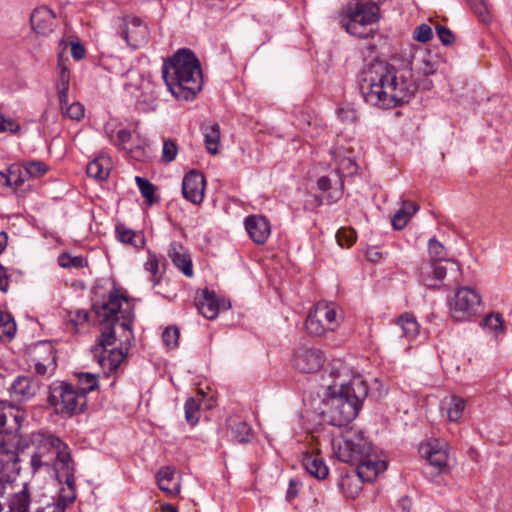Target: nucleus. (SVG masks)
<instances>
[{
  "label": "nucleus",
  "instance_id": "f257e3e1",
  "mask_svg": "<svg viewBox=\"0 0 512 512\" xmlns=\"http://www.w3.org/2000/svg\"><path fill=\"white\" fill-rule=\"evenodd\" d=\"M417 84L408 60L392 58L389 62L375 61L364 71L361 92L372 106L391 109L408 103Z\"/></svg>",
  "mask_w": 512,
  "mask_h": 512
},
{
  "label": "nucleus",
  "instance_id": "f03ea898",
  "mask_svg": "<svg viewBox=\"0 0 512 512\" xmlns=\"http://www.w3.org/2000/svg\"><path fill=\"white\" fill-rule=\"evenodd\" d=\"M330 376L333 378L328 385V398L323 416L332 426H344L353 421L368 395V386L360 375L350 378V369L340 360L330 364Z\"/></svg>",
  "mask_w": 512,
  "mask_h": 512
},
{
  "label": "nucleus",
  "instance_id": "7ed1b4c3",
  "mask_svg": "<svg viewBox=\"0 0 512 512\" xmlns=\"http://www.w3.org/2000/svg\"><path fill=\"white\" fill-rule=\"evenodd\" d=\"M31 444L34 447L30 460L32 473H54L60 483H65L73 490L75 467L68 445L58 436L44 432L33 433Z\"/></svg>",
  "mask_w": 512,
  "mask_h": 512
},
{
  "label": "nucleus",
  "instance_id": "20e7f679",
  "mask_svg": "<svg viewBox=\"0 0 512 512\" xmlns=\"http://www.w3.org/2000/svg\"><path fill=\"white\" fill-rule=\"evenodd\" d=\"M162 78L175 98L192 100L202 87L200 62L191 50L179 49L164 61Z\"/></svg>",
  "mask_w": 512,
  "mask_h": 512
},
{
  "label": "nucleus",
  "instance_id": "39448f33",
  "mask_svg": "<svg viewBox=\"0 0 512 512\" xmlns=\"http://www.w3.org/2000/svg\"><path fill=\"white\" fill-rule=\"evenodd\" d=\"M127 301L124 295H120L119 291L114 288L109 292L107 299L101 303H94L92 306L99 322L103 325L102 333L98 339L97 345L92 348V352H107V347L116 341L114 326L120 322V326L124 330L131 332V326L134 318L132 309H123L122 302Z\"/></svg>",
  "mask_w": 512,
  "mask_h": 512
},
{
  "label": "nucleus",
  "instance_id": "423d86ee",
  "mask_svg": "<svg viewBox=\"0 0 512 512\" xmlns=\"http://www.w3.org/2000/svg\"><path fill=\"white\" fill-rule=\"evenodd\" d=\"M379 2H350L340 14L345 30L358 38H367L374 32L372 25L380 19Z\"/></svg>",
  "mask_w": 512,
  "mask_h": 512
},
{
  "label": "nucleus",
  "instance_id": "0eeeda50",
  "mask_svg": "<svg viewBox=\"0 0 512 512\" xmlns=\"http://www.w3.org/2000/svg\"><path fill=\"white\" fill-rule=\"evenodd\" d=\"M24 420L23 413L17 411L13 415L15 426L5 428L7 423V413L5 407L0 406V466L4 468H14L17 461H19L18 453L24 449L21 444V439L17 430L20 428Z\"/></svg>",
  "mask_w": 512,
  "mask_h": 512
},
{
  "label": "nucleus",
  "instance_id": "6e6552de",
  "mask_svg": "<svg viewBox=\"0 0 512 512\" xmlns=\"http://www.w3.org/2000/svg\"><path fill=\"white\" fill-rule=\"evenodd\" d=\"M48 403L58 412L72 416L83 412L87 398L71 384L56 381L49 386Z\"/></svg>",
  "mask_w": 512,
  "mask_h": 512
},
{
  "label": "nucleus",
  "instance_id": "1a4fd4ad",
  "mask_svg": "<svg viewBox=\"0 0 512 512\" xmlns=\"http://www.w3.org/2000/svg\"><path fill=\"white\" fill-rule=\"evenodd\" d=\"M460 276L461 268L455 260L426 263L421 266L419 274L420 281L428 288L452 287L459 283Z\"/></svg>",
  "mask_w": 512,
  "mask_h": 512
},
{
  "label": "nucleus",
  "instance_id": "9d476101",
  "mask_svg": "<svg viewBox=\"0 0 512 512\" xmlns=\"http://www.w3.org/2000/svg\"><path fill=\"white\" fill-rule=\"evenodd\" d=\"M337 458L345 463L356 464L372 453L371 443L361 433H353L332 442Z\"/></svg>",
  "mask_w": 512,
  "mask_h": 512
},
{
  "label": "nucleus",
  "instance_id": "9b49d317",
  "mask_svg": "<svg viewBox=\"0 0 512 512\" xmlns=\"http://www.w3.org/2000/svg\"><path fill=\"white\" fill-rule=\"evenodd\" d=\"M340 322L334 303L318 302L309 312L305 326L313 336H322L328 331H334Z\"/></svg>",
  "mask_w": 512,
  "mask_h": 512
},
{
  "label": "nucleus",
  "instance_id": "f8f14e48",
  "mask_svg": "<svg viewBox=\"0 0 512 512\" xmlns=\"http://www.w3.org/2000/svg\"><path fill=\"white\" fill-rule=\"evenodd\" d=\"M481 308L479 294L470 287L459 288L449 301L451 317L458 322L469 321Z\"/></svg>",
  "mask_w": 512,
  "mask_h": 512
},
{
  "label": "nucleus",
  "instance_id": "ddd939ff",
  "mask_svg": "<svg viewBox=\"0 0 512 512\" xmlns=\"http://www.w3.org/2000/svg\"><path fill=\"white\" fill-rule=\"evenodd\" d=\"M117 32L127 45L134 49L148 43L149 29L139 17L131 15L123 17Z\"/></svg>",
  "mask_w": 512,
  "mask_h": 512
},
{
  "label": "nucleus",
  "instance_id": "4468645a",
  "mask_svg": "<svg viewBox=\"0 0 512 512\" xmlns=\"http://www.w3.org/2000/svg\"><path fill=\"white\" fill-rule=\"evenodd\" d=\"M31 360L36 374L52 375L57 368L56 349L50 341H39L31 348Z\"/></svg>",
  "mask_w": 512,
  "mask_h": 512
},
{
  "label": "nucleus",
  "instance_id": "2eb2a0df",
  "mask_svg": "<svg viewBox=\"0 0 512 512\" xmlns=\"http://www.w3.org/2000/svg\"><path fill=\"white\" fill-rule=\"evenodd\" d=\"M326 361L325 354L316 347L302 346L295 349L292 358L293 368L300 373H316Z\"/></svg>",
  "mask_w": 512,
  "mask_h": 512
},
{
  "label": "nucleus",
  "instance_id": "dca6fc26",
  "mask_svg": "<svg viewBox=\"0 0 512 512\" xmlns=\"http://www.w3.org/2000/svg\"><path fill=\"white\" fill-rule=\"evenodd\" d=\"M420 453L439 472H446L449 459V449L446 441L441 439L430 440L420 446Z\"/></svg>",
  "mask_w": 512,
  "mask_h": 512
},
{
  "label": "nucleus",
  "instance_id": "f3484780",
  "mask_svg": "<svg viewBox=\"0 0 512 512\" xmlns=\"http://www.w3.org/2000/svg\"><path fill=\"white\" fill-rule=\"evenodd\" d=\"M206 180L202 173L191 170L182 180V195L193 204H201L204 199Z\"/></svg>",
  "mask_w": 512,
  "mask_h": 512
},
{
  "label": "nucleus",
  "instance_id": "a211bd4d",
  "mask_svg": "<svg viewBox=\"0 0 512 512\" xmlns=\"http://www.w3.org/2000/svg\"><path fill=\"white\" fill-rule=\"evenodd\" d=\"M40 388V384L31 376L20 375L11 384L10 396L16 401L23 402L32 399Z\"/></svg>",
  "mask_w": 512,
  "mask_h": 512
},
{
  "label": "nucleus",
  "instance_id": "6ab92c4d",
  "mask_svg": "<svg viewBox=\"0 0 512 512\" xmlns=\"http://www.w3.org/2000/svg\"><path fill=\"white\" fill-rule=\"evenodd\" d=\"M244 224L249 237L258 245L264 244L271 234L270 222L264 216L250 215Z\"/></svg>",
  "mask_w": 512,
  "mask_h": 512
},
{
  "label": "nucleus",
  "instance_id": "aec40b11",
  "mask_svg": "<svg viewBox=\"0 0 512 512\" xmlns=\"http://www.w3.org/2000/svg\"><path fill=\"white\" fill-rule=\"evenodd\" d=\"M356 465L357 478L362 481L372 482L377 476L387 469V463L384 460H378L372 453L359 461Z\"/></svg>",
  "mask_w": 512,
  "mask_h": 512
},
{
  "label": "nucleus",
  "instance_id": "412c9836",
  "mask_svg": "<svg viewBox=\"0 0 512 512\" xmlns=\"http://www.w3.org/2000/svg\"><path fill=\"white\" fill-rule=\"evenodd\" d=\"M33 30L40 35H48L54 29L55 14L47 6H40L30 16Z\"/></svg>",
  "mask_w": 512,
  "mask_h": 512
},
{
  "label": "nucleus",
  "instance_id": "4be33fe9",
  "mask_svg": "<svg viewBox=\"0 0 512 512\" xmlns=\"http://www.w3.org/2000/svg\"><path fill=\"white\" fill-rule=\"evenodd\" d=\"M195 306L200 314L212 320L218 316L220 305L216 294L208 289L197 292Z\"/></svg>",
  "mask_w": 512,
  "mask_h": 512
},
{
  "label": "nucleus",
  "instance_id": "5701e85b",
  "mask_svg": "<svg viewBox=\"0 0 512 512\" xmlns=\"http://www.w3.org/2000/svg\"><path fill=\"white\" fill-rule=\"evenodd\" d=\"M303 468L313 477L324 480L328 477L329 469L319 452L308 451L302 455Z\"/></svg>",
  "mask_w": 512,
  "mask_h": 512
},
{
  "label": "nucleus",
  "instance_id": "b1692460",
  "mask_svg": "<svg viewBox=\"0 0 512 512\" xmlns=\"http://www.w3.org/2000/svg\"><path fill=\"white\" fill-rule=\"evenodd\" d=\"M319 190L328 192L325 200L328 204L337 202L343 194V180L340 175L335 172L332 176H322L317 180Z\"/></svg>",
  "mask_w": 512,
  "mask_h": 512
},
{
  "label": "nucleus",
  "instance_id": "393cba45",
  "mask_svg": "<svg viewBox=\"0 0 512 512\" xmlns=\"http://www.w3.org/2000/svg\"><path fill=\"white\" fill-rule=\"evenodd\" d=\"M168 256L172 263L187 277L193 276V265L190 254L177 242H172L168 249Z\"/></svg>",
  "mask_w": 512,
  "mask_h": 512
},
{
  "label": "nucleus",
  "instance_id": "a878e982",
  "mask_svg": "<svg viewBox=\"0 0 512 512\" xmlns=\"http://www.w3.org/2000/svg\"><path fill=\"white\" fill-rule=\"evenodd\" d=\"M411 58V67L414 65L423 75H432L438 69L439 60L425 49H415Z\"/></svg>",
  "mask_w": 512,
  "mask_h": 512
},
{
  "label": "nucleus",
  "instance_id": "bb28decb",
  "mask_svg": "<svg viewBox=\"0 0 512 512\" xmlns=\"http://www.w3.org/2000/svg\"><path fill=\"white\" fill-rule=\"evenodd\" d=\"M126 355V352L122 349H107L106 353L101 351L98 354L95 353L94 357L97 358L98 364L105 371L106 375L109 376L110 373L119 368Z\"/></svg>",
  "mask_w": 512,
  "mask_h": 512
},
{
  "label": "nucleus",
  "instance_id": "cd10ccee",
  "mask_svg": "<svg viewBox=\"0 0 512 512\" xmlns=\"http://www.w3.org/2000/svg\"><path fill=\"white\" fill-rule=\"evenodd\" d=\"M68 58L63 59L62 56L58 60L59 75L56 84L59 97V105L61 111H64V107L67 105V97L70 86V71L67 66Z\"/></svg>",
  "mask_w": 512,
  "mask_h": 512
},
{
  "label": "nucleus",
  "instance_id": "c85d7f7f",
  "mask_svg": "<svg viewBox=\"0 0 512 512\" xmlns=\"http://www.w3.org/2000/svg\"><path fill=\"white\" fill-rule=\"evenodd\" d=\"M112 167L111 158L108 155H100L87 165V175L96 180L108 178Z\"/></svg>",
  "mask_w": 512,
  "mask_h": 512
},
{
  "label": "nucleus",
  "instance_id": "c756f323",
  "mask_svg": "<svg viewBox=\"0 0 512 512\" xmlns=\"http://www.w3.org/2000/svg\"><path fill=\"white\" fill-rule=\"evenodd\" d=\"M157 482L160 490L168 495L174 496L180 492V484L175 479L174 470L170 467H163L158 471Z\"/></svg>",
  "mask_w": 512,
  "mask_h": 512
},
{
  "label": "nucleus",
  "instance_id": "7c9ffc66",
  "mask_svg": "<svg viewBox=\"0 0 512 512\" xmlns=\"http://www.w3.org/2000/svg\"><path fill=\"white\" fill-rule=\"evenodd\" d=\"M116 237L118 241L124 244H130L135 248H142L145 245V237L144 234L140 231H134L124 224H117L115 228Z\"/></svg>",
  "mask_w": 512,
  "mask_h": 512
},
{
  "label": "nucleus",
  "instance_id": "2f4dec72",
  "mask_svg": "<svg viewBox=\"0 0 512 512\" xmlns=\"http://www.w3.org/2000/svg\"><path fill=\"white\" fill-rule=\"evenodd\" d=\"M418 210L419 206L416 203L409 200H403L401 208L393 215V228L395 230H402Z\"/></svg>",
  "mask_w": 512,
  "mask_h": 512
},
{
  "label": "nucleus",
  "instance_id": "473e14b6",
  "mask_svg": "<svg viewBox=\"0 0 512 512\" xmlns=\"http://www.w3.org/2000/svg\"><path fill=\"white\" fill-rule=\"evenodd\" d=\"M201 130L207 151L212 155H216L218 153V146L220 142L219 124L212 123L209 125H203Z\"/></svg>",
  "mask_w": 512,
  "mask_h": 512
},
{
  "label": "nucleus",
  "instance_id": "72a5a7b5",
  "mask_svg": "<svg viewBox=\"0 0 512 512\" xmlns=\"http://www.w3.org/2000/svg\"><path fill=\"white\" fill-rule=\"evenodd\" d=\"M397 326L401 330V335L409 341L415 339L420 332V325L416 318L409 313H405L398 318Z\"/></svg>",
  "mask_w": 512,
  "mask_h": 512
},
{
  "label": "nucleus",
  "instance_id": "f704fd0d",
  "mask_svg": "<svg viewBox=\"0 0 512 512\" xmlns=\"http://www.w3.org/2000/svg\"><path fill=\"white\" fill-rule=\"evenodd\" d=\"M25 171L24 165L13 164L8 168L7 173H0V178L4 179L7 186L18 188L29 180L28 175L24 174Z\"/></svg>",
  "mask_w": 512,
  "mask_h": 512
},
{
  "label": "nucleus",
  "instance_id": "c9c22d12",
  "mask_svg": "<svg viewBox=\"0 0 512 512\" xmlns=\"http://www.w3.org/2000/svg\"><path fill=\"white\" fill-rule=\"evenodd\" d=\"M76 499L75 488L71 490V493L67 496H59L57 501L46 504L43 507H39L35 512H65L68 504H71ZM29 505H27L26 512H29Z\"/></svg>",
  "mask_w": 512,
  "mask_h": 512
},
{
  "label": "nucleus",
  "instance_id": "e433bc0d",
  "mask_svg": "<svg viewBox=\"0 0 512 512\" xmlns=\"http://www.w3.org/2000/svg\"><path fill=\"white\" fill-rule=\"evenodd\" d=\"M75 377L79 384L78 390L85 396L98 388V376L94 373L76 372Z\"/></svg>",
  "mask_w": 512,
  "mask_h": 512
},
{
  "label": "nucleus",
  "instance_id": "4c0bfd02",
  "mask_svg": "<svg viewBox=\"0 0 512 512\" xmlns=\"http://www.w3.org/2000/svg\"><path fill=\"white\" fill-rule=\"evenodd\" d=\"M465 406L466 403L463 398L458 396H452L446 407L447 417L449 421H458L462 417Z\"/></svg>",
  "mask_w": 512,
  "mask_h": 512
},
{
  "label": "nucleus",
  "instance_id": "58836bf2",
  "mask_svg": "<svg viewBox=\"0 0 512 512\" xmlns=\"http://www.w3.org/2000/svg\"><path fill=\"white\" fill-rule=\"evenodd\" d=\"M361 479L355 476L345 475L339 483L340 488L348 497H354L361 490Z\"/></svg>",
  "mask_w": 512,
  "mask_h": 512
},
{
  "label": "nucleus",
  "instance_id": "ea45409f",
  "mask_svg": "<svg viewBox=\"0 0 512 512\" xmlns=\"http://www.w3.org/2000/svg\"><path fill=\"white\" fill-rule=\"evenodd\" d=\"M481 325L490 333L498 335L504 331L503 318L499 313H491L482 319Z\"/></svg>",
  "mask_w": 512,
  "mask_h": 512
},
{
  "label": "nucleus",
  "instance_id": "a19ab883",
  "mask_svg": "<svg viewBox=\"0 0 512 512\" xmlns=\"http://www.w3.org/2000/svg\"><path fill=\"white\" fill-rule=\"evenodd\" d=\"M16 332V323L9 314H0V340L6 341L13 338Z\"/></svg>",
  "mask_w": 512,
  "mask_h": 512
},
{
  "label": "nucleus",
  "instance_id": "79ce46f5",
  "mask_svg": "<svg viewBox=\"0 0 512 512\" xmlns=\"http://www.w3.org/2000/svg\"><path fill=\"white\" fill-rule=\"evenodd\" d=\"M428 253L430 256V262L451 260L446 257L447 253L445 247L436 238H431L429 240Z\"/></svg>",
  "mask_w": 512,
  "mask_h": 512
},
{
  "label": "nucleus",
  "instance_id": "37998d69",
  "mask_svg": "<svg viewBox=\"0 0 512 512\" xmlns=\"http://www.w3.org/2000/svg\"><path fill=\"white\" fill-rule=\"evenodd\" d=\"M232 435L240 443H247L253 437L251 427L243 421L235 423L231 428Z\"/></svg>",
  "mask_w": 512,
  "mask_h": 512
},
{
  "label": "nucleus",
  "instance_id": "c03bdc74",
  "mask_svg": "<svg viewBox=\"0 0 512 512\" xmlns=\"http://www.w3.org/2000/svg\"><path fill=\"white\" fill-rule=\"evenodd\" d=\"M89 320V312L84 309H77L69 311L67 315V322L72 326L75 332L79 331V327L86 324Z\"/></svg>",
  "mask_w": 512,
  "mask_h": 512
},
{
  "label": "nucleus",
  "instance_id": "a18cd8bd",
  "mask_svg": "<svg viewBox=\"0 0 512 512\" xmlns=\"http://www.w3.org/2000/svg\"><path fill=\"white\" fill-rule=\"evenodd\" d=\"M58 264L62 268H82L87 265V261L82 256H71L70 254L63 252L58 257Z\"/></svg>",
  "mask_w": 512,
  "mask_h": 512
},
{
  "label": "nucleus",
  "instance_id": "49530a36",
  "mask_svg": "<svg viewBox=\"0 0 512 512\" xmlns=\"http://www.w3.org/2000/svg\"><path fill=\"white\" fill-rule=\"evenodd\" d=\"M135 181L138 185V188L142 196L147 200L149 204H153L155 202L154 185L149 180L142 178L140 176H136Z\"/></svg>",
  "mask_w": 512,
  "mask_h": 512
},
{
  "label": "nucleus",
  "instance_id": "de8ad7c7",
  "mask_svg": "<svg viewBox=\"0 0 512 512\" xmlns=\"http://www.w3.org/2000/svg\"><path fill=\"white\" fill-rule=\"evenodd\" d=\"M185 419L194 426L199 420V404L194 398H188L185 402Z\"/></svg>",
  "mask_w": 512,
  "mask_h": 512
},
{
  "label": "nucleus",
  "instance_id": "09e8293b",
  "mask_svg": "<svg viewBox=\"0 0 512 512\" xmlns=\"http://www.w3.org/2000/svg\"><path fill=\"white\" fill-rule=\"evenodd\" d=\"M26 171L25 175L30 178L41 177L48 171V166L42 161H30L24 164Z\"/></svg>",
  "mask_w": 512,
  "mask_h": 512
},
{
  "label": "nucleus",
  "instance_id": "8fccbe9b",
  "mask_svg": "<svg viewBox=\"0 0 512 512\" xmlns=\"http://www.w3.org/2000/svg\"><path fill=\"white\" fill-rule=\"evenodd\" d=\"M468 2L481 22L487 23L490 21L489 8L485 0H468Z\"/></svg>",
  "mask_w": 512,
  "mask_h": 512
},
{
  "label": "nucleus",
  "instance_id": "3c124183",
  "mask_svg": "<svg viewBox=\"0 0 512 512\" xmlns=\"http://www.w3.org/2000/svg\"><path fill=\"white\" fill-rule=\"evenodd\" d=\"M336 239L341 247H350L356 241V232L352 228H340L336 233Z\"/></svg>",
  "mask_w": 512,
  "mask_h": 512
},
{
  "label": "nucleus",
  "instance_id": "603ef678",
  "mask_svg": "<svg viewBox=\"0 0 512 512\" xmlns=\"http://www.w3.org/2000/svg\"><path fill=\"white\" fill-rule=\"evenodd\" d=\"M177 153H178L177 144L171 139L164 140L161 160L165 163H170L176 158Z\"/></svg>",
  "mask_w": 512,
  "mask_h": 512
},
{
  "label": "nucleus",
  "instance_id": "864d4df0",
  "mask_svg": "<svg viewBox=\"0 0 512 512\" xmlns=\"http://www.w3.org/2000/svg\"><path fill=\"white\" fill-rule=\"evenodd\" d=\"M63 114L67 115L72 120H81L84 117V106L79 102L68 104L64 107Z\"/></svg>",
  "mask_w": 512,
  "mask_h": 512
},
{
  "label": "nucleus",
  "instance_id": "5fc2aeb1",
  "mask_svg": "<svg viewBox=\"0 0 512 512\" xmlns=\"http://www.w3.org/2000/svg\"><path fill=\"white\" fill-rule=\"evenodd\" d=\"M432 29L427 24L417 26L413 32V38L418 42L425 43L432 38Z\"/></svg>",
  "mask_w": 512,
  "mask_h": 512
},
{
  "label": "nucleus",
  "instance_id": "6e6d98bb",
  "mask_svg": "<svg viewBox=\"0 0 512 512\" xmlns=\"http://www.w3.org/2000/svg\"><path fill=\"white\" fill-rule=\"evenodd\" d=\"M163 342L168 347H174L178 343L179 330L176 327H167L162 334Z\"/></svg>",
  "mask_w": 512,
  "mask_h": 512
},
{
  "label": "nucleus",
  "instance_id": "4d7b16f0",
  "mask_svg": "<svg viewBox=\"0 0 512 512\" xmlns=\"http://www.w3.org/2000/svg\"><path fill=\"white\" fill-rule=\"evenodd\" d=\"M17 464H18V461L16 462L14 468H9V469L0 466V470H8V471L17 470L18 469ZM11 486H12V481L10 479V476L5 472L0 471V497L3 496L6 492V490L8 488H11Z\"/></svg>",
  "mask_w": 512,
  "mask_h": 512
},
{
  "label": "nucleus",
  "instance_id": "13d9d810",
  "mask_svg": "<svg viewBox=\"0 0 512 512\" xmlns=\"http://www.w3.org/2000/svg\"><path fill=\"white\" fill-rule=\"evenodd\" d=\"M436 33L443 45H451L454 42V34L450 29L443 25L436 26Z\"/></svg>",
  "mask_w": 512,
  "mask_h": 512
},
{
  "label": "nucleus",
  "instance_id": "bf43d9fd",
  "mask_svg": "<svg viewBox=\"0 0 512 512\" xmlns=\"http://www.w3.org/2000/svg\"><path fill=\"white\" fill-rule=\"evenodd\" d=\"M20 130V125L15 120L5 118L0 114V133L10 131L11 133H17Z\"/></svg>",
  "mask_w": 512,
  "mask_h": 512
},
{
  "label": "nucleus",
  "instance_id": "052dcab7",
  "mask_svg": "<svg viewBox=\"0 0 512 512\" xmlns=\"http://www.w3.org/2000/svg\"><path fill=\"white\" fill-rule=\"evenodd\" d=\"M338 117L345 122H354L357 119V112L350 106L340 107L337 109Z\"/></svg>",
  "mask_w": 512,
  "mask_h": 512
},
{
  "label": "nucleus",
  "instance_id": "680f3d73",
  "mask_svg": "<svg viewBox=\"0 0 512 512\" xmlns=\"http://www.w3.org/2000/svg\"><path fill=\"white\" fill-rule=\"evenodd\" d=\"M145 269L155 276L159 270V259L155 253L148 251V259L145 263Z\"/></svg>",
  "mask_w": 512,
  "mask_h": 512
},
{
  "label": "nucleus",
  "instance_id": "e2e57ef3",
  "mask_svg": "<svg viewBox=\"0 0 512 512\" xmlns=\"http://www.w3.org/2000/svg\"><path fill=\"white\" fill-rule=\"evenodd\" d=\"M71 55L75 60H81L85 55V48L79 42L71 43Z\"/></svg>",
  "mask_w": 512,
  "mask_h": 512
},
{
  "label": "nucleus",
  "instance_id": "0e129e2a",
  "mask_svg": "<svg viewBox=\"0 0 512 512\" xmlns=\"http://www.w3.org/2000/svg\"><path fill=\"white\" fill-rule=\"evenodd\" d=\"M9 288V276L7 270L0 264V291L7 292Z\"/></svg>",
  "mask_w": 512,
  "mask_h": 512
},
{
  "label": "nucleus",
  "instance_id": "69168bd1",
  "mask_svg": "<svg viewBox=\"0 0 512 512\" xmlns=\"http://www.w3.org/2000/svg\"><path fill=\"white\" fill-rule=\"evenodd\" d=\"M341 167L346 169L349 174H353L357 171V164L350 158H345L341 162Z\"/></svg>",
  "mask_w": 512,
  "mask_h": 512
},
{
  "label": "nucleus",
  "instance_id": "338daca9",
  "mask_svg": "<svg viewBox=\"0 0 512 512\" xmlns=\"http://www.w3.org/2000/svg\"><path fill=\"white\" fill-rule=\"evenodd\" d=\"M298 481L295 479H291L289 482V487L287 490V499L292 500L298 495Z\"/></svg>",
  "mask_w": 512,
  "mask_h": 512
},
{
  "label": "nucleus",
  "instance_id": "774afa93",
  "mask_svg": "<svg viewBox=\"0 0 512 512\" xmlns=\"http://www.w3.org/2000/svg\"><path fill=\"white\" fill-rule=\"evenodd\" d=\"M381 256V253L375 248H371L367 251V258L372 262L378 261Z\"/></svg>",
  "mask_w": 512,
  "mask_h": 512
}]
</instances>
